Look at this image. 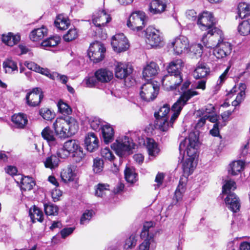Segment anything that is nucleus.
Listing matches in <instances>:
<instances>
[{"mask_svg": "<svg viewBox=\"0 0 250 250\" xmlns=\"http://www.w3.org/2000/svg\"><path fill=\"white\" fill-rule=\"evenodd\" d=\"M199 145L198 133L190 132L188 137L186 138L181 142L179 145V150L181 153L182 151L186 150L188 157L183 162L182 168L185 176H188L191 174L195 167L194 162L197 157V150Z\"/></svg>", "mask_w": 250, "mask_h": 250, "instance_id": "f257e3e1", "label": "nucleus"}, {"mask_svg": "<svg viewBox=\"0 0 250 250\" xmlns=\"http://www.w3.org/2000/svg\"><path fill=\"white\" fill-rule=\"evenodd\" d=\"M214 36L212 40L208 39L203 42L208 48L214 47L213 54L218 59H222L229 55L232 51L230 43L224 40V35L221 30L215 29Z\"/></svg>", "mask_w": 250, "mask_h": 250, "instance_id": "f03ea898", "label": "nucleus"}, {"mask_svg": "<svg viewBox=\"0 0 250 250\" xmlns=\"http://www.w3.org/2000/svg\"><path fill=\"white\" fill-rule=\"evenodd\" d=\"M197 24L202 30L207 31L204 33L202 38V42H205L208 39L212 40L214 36L215 29H219L216 26V21L212 14L209 12L204 11L199 15Z\"/></svg>", "mask_w": 250, "mask_h": 250, "instance_id": "7ed1b4c3", "label": "nucleus"}, {"mask_svg": "<svg viewBox=\"0 0 250 250\" xmlns=\"http://www.w3.org/2000/svg\"><path fill=\"white\" fill-rule=\"evenodd\" d=\"M183 67V62L181 59H176L171 62L167 66V69L169 76L166 75L163 79V82L165 80H170L172 84L170 85V90L176 89L182 83L183 78L182 76V68Z\"/></svg>", "mask_w": 250, "mask_h": 250, "instance_id": "20e7f679", "label": "nucleus"}, {"mask_svg": "<svg viewBox=\"0 0 250 250\" xmlns=\"http://www.w3.org/2000/svg\"><path fill=\"white\" fill-rule=\"evenodd\" d=\"M111 20L110 15L107 14L104 10H99L96 11L93 15V23L97 29L96 34L102 39H105L107 35L105 30L103 28Z\"/></svg>", "mask_w": 250, "mask_h": 250, "instance_id": "39448f33", "label": "nucleus"}, {"mask_svg": "<svg viewBox=\"0 0 250 250\" xmlns=\"http://www.w3.org/2000/svg\"><path fill=\"white\" fill-rule=\"evenodd\" d=\"M136 145L133 142L132 137L129 138L128 136H125L121 139H117L111 145V147L120 156H123L132 153L133 149H135Z\"/></svg>", "mask_w": 250, "mask_h": 250, "instance_id": "423d86ee", "label": "nucleus"}, {"mask_svg": "<svg viewBox=\"0 0 250 250\" xmlns=\"http://www.w3.org/2000/svg\"><path fill=\"white\" fill-rule=\"evenodd\" d=\"M197 94V91L188 89V90L181 95L179 99L171 107V110L173 112V113L170 120L171 126H172L175 120L178 118L183 106L187 104V102L192 97Z\"/></svg>", "mask_w": 250, "mask_h": 250, "instance_id": "0eeeda50", "label": "nucleus"}, {"mask_svg": "<svg viewBox=\"0 0 250 250\" xmlns=\"http://www.w3.org/2000/svg\"><path fill=\"white\" fill-rule=\"evenodd\" d=\"M148 18L145 12L138 11L133 12L129 17L127 25L131 30L134 31L141 30L146 25Z\"/></svg>", "mask_w": 250, "mask_h": 250, "instance_id": "6e6552de", "label": "nucleus"}, {"mask_svg": "<svg viewBox=\"0 0 250 250\" xmlns=\"http://www.w3.org/2000/svg\"><path fill=\"white\" fill-rule=\"evenodd\" d=\"M169 111V106L166 104L161 107L158 112L154 113L156 118L155 126L162 131H166L169 128V123L168 122L167 115Z\"/></svg>", "mask_w": 250, "mask_h": 250, "instance_id": "1a4fd4ad", "label": "nucleus"}, {"mask_svg": "<svg viewBox=\"0 0 250 250\" xmlns=\"http://www.w3.org/2000/svg\"><path fill=\"white\" fill-rule=\"evenodd\" d=\"M159 91V86L158 84L148 82L141 86L140 96L143 101L149 102L156 98Z\"/></svg>", "mask_w": 250, "mask_h": 250, "instance_id": "9d476101", "label": "nucleus"}, {"mask_svg": "<svg viewBox=\"0 0 250 250\" xmlns=\"http://www.w3.org/2000/svg\"><path fill=\"white\" fill-rule=\"evenodd\" d=\"M153 225V223L152 222H147L144 224L140 234V237L144 240V242L139 246V250H149L150 244L154 240Z\"/></svg>", "mask_w": 250, "mask_h": 250, "instance_id": "9b49d317", "label": "nucleus"}, {"mask_svg": "<svg viewBox=\"0 0 250 250\" xmlns=\"http://www.w3.org/2000/svg\"><path fill=\"white\" fill-rule=\"evenodd\" d=\"M105 48L99 42H95L90 44L87 55L90 60L94 63H97L104 58Z\"/></svg>", "mask_w": 250, "mask_h": 250, "instance_id": "f8f14e48", "label": "nucleus"}, {"mask_svg": "<svg viewBox=\"0 0 250 250\" xmlns=\"http://www.w3.org/2000/svg\"><path fill=\"white\" fill-rule=\"evenodd\" d=\"M74 122L73 119H70L68 122L62 118H57L53 124L55 133L60 138H66L69 136V129L70 128L71 121Z\"/></svg>", "mask_w": 250, "mask_h": 250, "instance_id": "ddd939ff", "label": "nucleus"}, {"mask_svg": "<svg viewBox=\"0 0 250 250\" xmlns=\"http://www.w3.org/2000/svg\"><path fill=\"white\" fill-rule=\"evenodd\" d=\"M111 44L113 50L119 53L126 51L129 46L127 38L123 33L116 34L113 36Z\"/></svg>", "mask_w": 250, "mask_h": 250, "instance_id": "4468645a", "label": "nucleus"}, {"mask_svg": "<svg viewBox=\"0 0 250 250\" xmlns=\"http://www.w3.org/2000/svg\"><path fill=\"white\" fill-rule=\"evenodd\" d=\"M133 69L131 66L122 62H118L115 69V74L116 78L120 79H125V85L128 86L132 85L133 82L130 81L131 84L127 83L126 79L132 73Z\"/></svg>", "mask_w": 250, "mask_h": 250, "instance_id": "2eb2a0df", "label": "nucleus"}, {"mask_svg": "<svg viewBox=\"0 0 250 250\" xmlns=\"http://www.w3.org/2000/svg\"><path fill=\"white\" fill-rule=\"evenodd\" d=\"M78 141L69 140L64 143L63 147L57 151V155L61 158L65 159L80 147Z\"/></svg>", "mask_w": 250, "mask_h": 250, "instance_id": "dca6fc26", "label": "nucleus"}, {"mask_svg": "<svg viewBox=\"0 0 250 250\" xmlns=\"http://www.w3.org/2000/svg\"><path fill=\"white\" fill-rule=\"evenodd\" d=\"M43 96V94L40 88H34L31 91L27 93L25 97L26 104L30 106H38L41 102Z\"/></svg>", "mask_w": 250, "mask_h": 250, "instance_id": "f3484780", "label": "nucleus"}, {"mask_svg": "<svg viewBox=\"0 0 250 250\" xmlns=\"http://www.w3.org/2000/svg\"><path fill=\"white\" fill-rule=\"evenodd\" d=\"M146 37L148 43L152 46L159 45L162 42V38L160 31L153 27L149 26L146 30Z\"/></svg>", "mask_w": 250, "mask_h": 250, "instance_id": "a211bd4d", "label": "nucleus"}, {"mask_svg": "<svg viewBox=\"0 0 250 250\" xmlns=\"http://www.w3.org/2000/svg\"><path fill=\"white\" fill-rule=\"evenodd\" d=\"M188 45V39L184 36H180L176 38L171 42V46L173 48L174 52L177 55L181 54L183 51L187 49Z\"/></svg>", "mask_w": 250, "mask_h": 250, "instance_id": "6ab92c4d", "label": "nucleus"}, {"mask_svg": "<svg viewBox=\"0 0 250 250\" xmlns=\"http://www.w3.org/2000/svg\"><path fill=\"white\" fill-rule=\"evenodd\" d=\"M225 201L228 208L232 211L236 212L239 210L240 200L234 193H229L225 198Z\"/></svg>", "mask_w": 250, "mask_h": 250, "instance_id": "aec40b11", "label": "nucleus"}, {"mask_svg": "<svg viewBox=\"0 0 250 250\" xmlns=\"http://www.w3.org/2000/svg\"><path fill=\"white\" fill-rule=\"evenodd\" d=\"M84 144L87 151L94 152L98 148L99 140L94 133H88L85 137Z\"/></svg>", "mask_w": 250, "mask_h": 250, "instance_id": "412c9836", "label": "nucleus"}, {"mask_svg": "<svg viewBox=\"0 0 250 250\" xmlns=\"http://www.w3.org/2000/svg\"><path fill=\"white\" fill-rule=\"evenodd\" d=\"M166 0H153L149 6V11L152 14H161L166 8Z\"/></svg>", "mask_w": 250, "mask_h": 250, "instance_id": "4be33fe9", "label": "nucleus"}, {"mask_svg": "<svg viewBox=\"0 0 250 250\" xmlns=\"http://www.w3.org/2000/svg\"><path fill=\"white\" fill-rule=\"evenodd\" d=\"M47 29L44 26L33 30L29 34L30 40L34 42L41 41L47 34Z\"/></svg>", "mask_w": 250, "mask_h": 250, "instance_id": "5701e85b", "label": "nucleus"}, {"mask_svg": "<svg viewBox=\"0 0 250 250\" xmlns=\"http://www.w3.org/2000/svg\"><path fill=\"white\" fill-rule=\"evenodd\" d=\"M210 72V69L204 62H199L195 69L193 75L195 79H200L205 78Z\"/></svg>", "mask_w": 250, "mask_h": 250, "instance_id": "b1692460", "label": "nucleus"}, {"mask_svg": "<svg viewBox=\"0 0 250 250\" xmlns=\"http://www.w3.org/2000/svg\"><path fill=\"white\" fill-rule=\"evenodd\" d=\"M102 133L104 143L108 144L114 140V131L111 125L106 123L102 128Z\"/></svg>", "mask_w": 250, "mask_h": 250, "instance_id": "393cba45", "label": "nucleus"}, {"mask_svg": "<svg viewBox=\"0 0 250 250\" xmlns=\"http://www.w3.org/2000/svg\"><path fill=\"white\" fill-rule=\"evenodd\" d=\"M42 135L43 138L47 141L50 146H56L58 145V140L55 137L53 131L49 127L47 126L42 130Z\"/></svg>", "mask_w": 250, "mask_h": 250, "instance_id": "a878e982", "label": "nucleus"}, {"mask_svg": "<svg viewBox=\"0 0 250 250\" xmlns=\"http://www.w3.org/2000/svg\"><path fill=\"white\" fill-rule=\"evenodd\" d=\"M12 121L16 128L21 129L24 128L27 124L28 120L25 114L19 113L12 116Z\"/></svg>", "mask_w": 250, "mask_h": 250, "instance_id": "bb28decb", "label": "nucleus"}, {"mask_svg": "<svg viewBox=\"0 0 250 250\" xmlns=\"http://www.w3.org/2000/svg\"><path fill=\"white\" fill-rule=\"evenodd\" d=\"M95 76L97 81L102 83H106L112 79L113 73L106 69H101L95 72Z\"/></svg>", "mask_w": 250, "mask_h": 250, "instance_id": "cd10ccee", "label": "nucleus"}, {"mask_svg": "<svg viewBox=\"0 0 250 250\" xmlns=\"http://www.w3.org/2000/svg\"><path fill=\"white\" fill-rule=\"evenodd\" d=\"M1 40L2 42L7 45L13 46L20 42L21 36L19 34L14 35L13 33L9 32L6 35H2Z\"/></svg>", "mask_w": 250, "mask_h": 250, "instance_id": "c85d7f7f", "label": "nucleus"}, {"mask_svg": "<svg viewBox=\"0 0 250 250\" xmlns=\"http://www.w3.org/2000/svg\"><path fill=\"white\" fill-rule=\"evenodd\" d=\"M158 66L154 62H151L144 68L143 71V76L145 79L148 80V78L156 75L158 73Z\"/></svg>", "mask_w": 250, "mask_h": 250, "instance_id": "c756f323", "label": "nucleus"}, {"mask_svg": "<svg viewBox=\"0 0 250 250\" xmlns=\"http://www.w3.org/2000/svg\"><path fill=\"white\" fill-rule=\"evenodd\" d=\"M29 216L32 223L36 222V220L40 222L43 221V214L42 211L35 206L31 208L29 211Z\"/></svg>", "mask_w": 250, "mask_h": 250, "instance_id": "7c9ffc66", "label": "nucleus"}, {"mask_svg": "<svg viewBox=\"0 0 250 250\" xmlns=\"http://www.w3.org/2000/svg\"><path fill=\"white\" fill-rule=\"evenodd\" d=\"M146 143L148 153L150 156H155L159 153L160 149L158 144L154 140L151 138H147Z\"/></svg>", "mask_w": 250, "mask_h": 250, "instance_id": "2f4dec72", "label": "nucleus"}, {"mask_svg": "<svg viewBox=\"0 0 250 250\" xmlns=\"http://www.w3.org/2000/svg\"><path fill=\"white\" fill-rule=\"evenodd\" d=\"M55 26L60 30H65L70 24L69 20L62 15H59L54 21Z\"/></svg>", "mask_w": 250, "mask_h": 250, "instance_id": "473e14b6", "label": "nucleus"}, {"mask_svg": "<svg viewBox=\"0 0 250 250\" xmlns=\"http://www.w3.org/2000/svg\"><path fill=\"white\" fill-rule=\"evenodd\" d=\"M60 40L59 36L51 37L43 41L41 43V46L45 49H49L50 47L57 45L60 43Z\"/></svg>", "mask_w": 250, "mask_h": 250, "instance_id": "72a5a7b5", "label": "nucleus"}, {"mask_svg": "<svg viewBox=\"0 0 250 250\" xmlns=\"http://www.w3.org/2000/svg\"><path fill=\"white\" fill-rule=\"evenodd\" d=\"M237 14L236 16L237 19L239 17L241 19H243L250 15V5L245 3L241 2L239 3L237 7Z\"/></svg>", "mask_w": 250, "mask_h": 250, "instance_id": "f704fd0d", "label": "nucleus"}, {"mask_svg": "<svg viewBox=\"0 0 250 250\" xmlns=\"http://www.w3.org/2000/svg\"><path fill=\"white\" fill-rule=\"evenodd\" d=\"M21 184V190L23 191L30 190L35 186V182L33 178L29 176L22 177Z\"/></svg>", "mask_w": 250, "mask_h": 250, "instance_id": "c9c22d12", "label": "nucleus"}, {"mask_svg": "<svg viewBox=\"0 0 250 250\" xmlns=\"http://www.w3.org/2000/svg\"><path fill=\"white\" fill-rule=\"evenodd\" d=\"M58 156L51 155L47 157L44 161V164L46 168L54 169L57 167L59 164L60 160Z\"/></svg>", "mask_w": 250, "mask_h": 250, "instance_id": "e433bc0d", "label": "nucleus"}, {"mask_svg": "<svg viewBox=\"0 0 250 250\" xmlns=\"http://www.w3.org/2000/svg\"><path fill=\"white\" fill-rule=\"evenodd\" d=\"M110 186L107 184L99 183L95 186V194L96 196L104 197L107 192H109Z\"/></svg>", "mask_w": 250, "mask_h": 250, "instance_id": "4c0bfd02", "label": "nucleus"}, {"mask_svg": "<svg viewBox=\"0 0 250 250\" xmlns=\"http://www.w3.org/2000/svg\"><path fill=\"white\" fill-rule=\"evenodd\" d=\"M3 67L6 73L11 74L18 71L17 63L12 60L8 59L3 63Z\"/></svg>", "mask_w": 250, "mask_h": 250, "instance_id": "58836bf2", "label": "nucleus"}, {"mask_svg": "<svg viewBox=\"0 0 250 250\" xmlns=\"http://www.w3.org/2000/svg\"><path fill=\"white\" fill-rule=\"evenodd\" d=\"M238 31L242 36H247L250 33V19L243 21L238 26Z\"/></svg>", "mask_w": 250, "mask_h": 250, "instance_id": "ea45409f", "label": "nucleus"}, {"mask_svg": "<svg viewBox=\"0 0 250 250\" xmlns=\"http://www.w3.org/2000/svg\"><path fill=\"white\" fill-rule=\"evenodd\" d=\"M89 123L91 128L96 131H100L104 125V122L97 117H91L89 120Z\"/></svg>", "mask_w": 250, "mask_h": 250, "instance_id": "a19ab883", "label": "nucleus"}, {"mask_svg": "<svg viewBox=\"0 0 250 250\" xmlns=\"http://www.w3.org/2000/svg\"><path fill=\"white\" fill-rule=\"evenodd\" d=\"M75 177V174L72 172V170L70 168L64 170L61 174V179L65 183L73 181Z\"/></svg>", "mask_w": 250, "mask_h": 250, "instance_id": "79ce46f5", "label": "nucleus"}, {"mask_svg": "<svg viewBox=\"0 0 250 250\" xmlns=\"http://www.w3.org/2000/svg\"><path fill=\"white\" fill-rule=\"evenodd\" d=\"M236 188V183L232 180H225V184L222 187V192L223 194L229 195V193H233V191Z\"/></svg>", "mask_w": 250, "mask_h": 250, "instance_id": "37998d69", "label": "nucleus"}, {"mask_svg": "<svg viewBox=\"0 0 250 250\" xmlns=\"http://www.w3.org/2000/svg\"><path fill=\"white\" fill-rule=\"evenodd\" d=\"M43 207L44 210L46 215L55 216L58 215L59 208L56 205L51 203H44Z\"/></svg>", "mask_w": 250, "mask_h": 250, "instance_id": "c03bdc74", "label": "nucleus"}, {"mask_svg": "<svg viewBox=\"0 0 250 250\" xmlns=\"http://www.w3.org/2000/svg\"><path fill=\"white\" fill-rule=\"evenodd\" d=\"M57 106L59 112L64 115H68L72 113L71 107L61 100L58 102Z\"/></svg>", "mask_w": 250, "mask_h": 250, "instance_id": "a18cd8bd", "label": "nucleus"}, {"mask_svg": "<svg viewBox=\"0 0 250 250\" xmlns=\"http://www.w3.org/2000/svg\"><path fill=\"white\" fill-rule=\"evenodd\" d=\"M125 177L126 181L130 183H134L137 180V174L134 169L126 167L125 170Z\"/></svg>", "mask_w": 250, "mask_h": 250, "instance_id": "49530a36", "label": "nucleus"}, {"mask_svg": "<svg viewBox=\"0 0 250 250\" xmlns=\"http://www.w3.org/2000/svg\"><path fill=\"white\" fill-rule=\"evenodd\" d=\"M40 115L45 120L51 121L55 117V113L49 108H42L39 110Z\"/></svg>", "mask_w": 250, "mask_h": 250, "instance_id": "de8ad7c7", "label": "nucleus"}, {"mask_svg": "<svg viewBox=\"0 0 250 250\" xmlns=\"http://www.w3.org/2000/svg\"><path fill=\"white\" fill-rule=\"evenodd\" d=\"M78 37V32L75 27L71 28L63 36V40L67 42H69Z\"/></svg>", "mask_w": 250, "mask_h": 250, "instance_id": "09e8293b", "label": "nucleus"}, {"mask_svg": "<svg viewBox=\"0 0 250 250\" xmlns=\"http://www.w3.org/2000/svg\"><path fill=\"white\" fill-rule=\"evenodd\" d=\"M244 163L242 161H238L233 162L231 165V174L233 175H236L243 169Z\"/></svg>", "mask_w": 250, "mask_h": 250, "instance_id": "8fccbe9b", "label": "nucleus"}, {"mask_svg": "<svg viewBox=\"0 0 250 250\" xmlns=\"http://www.w3.org/2000/svg\"><path fill=\"white\" fill-rule=\"evenodd\" d=\"M104 160L99 158H96L93 160V170L95 173H100L104 168Z\"/></svg>", "mask_w": 250, "mask_h": 250, "instance_id": "3c124183", "label": "nucleus"}, {"mask_svg": "<svg viewBox=\"0 0 250 250\" xmlns=\"http://www.w3.org/2000/svg\"><path fill=\"white\" fill-rule=\"evenodd\" d=\"M184 192V188L183 186L179 184L175 191V194L173 197L174 201L171 205L168 206V208H170V207H172L174 204H176L180 200L182 199V194Z\"/></svg>", "mask_w": 250, "mask_h": 250, "instance_id": "603ef678", "label": "nucleus"}, {"mask_svg": "<svg viewBox=\"0 0 250 250\" xmlns=\"http://www.w3.org/2000/svg\"><path fill=\"white\" fill-rule=\"evenodd\" d=\"M94 214L95 212L92 209L86 210L81 216L80 219L81 224L85 225L88 223Z\"/></svg>", "mask_w": 250, "mask_h": 250, "instance_id": "864d4df0", "label": "nucleus"}, {"mask_svg": "<svg viewBox=\"0 0 250 250\" xmlns=\"http://www.w3.org/2000/svg\"><path fill=\"white\" fill-rule=\"evenodd\" d=\"M72 157L76 163H80L84 158L85 153H83V148L80 146L72 153Z\"/></svg>", "mask_w": 250, "mask_h": 250, "instance_id": "5fc2aeb1", "label": "nucleus"}, {"mask_svg": "<svg viewBox=\"0 0 250 250\" xmlns=\"http://www.w3.org/2000/svg\"><path fill=\"white\" fill-rule=\"evenodd\" d=\"M137 240L134 235H131L129 238L125 241L124 249L125 250H128L134 248L136 245Z\"/></svg>", "mask_w": 250, "mask_h": 250, "instance_id": "6e6d98bb", "label": "nucleus"}, {"mask_svg": "<svg viewBox=\"0 0 250 250\" xmlns=\"http://www.w3.org/2000/svg\"><path fill=\"white\" fill-rule=\"evenodd\" d=\"M101 155L105 160H108L110 161H112L115 158V157L109 148L107 147L102 149Z\"/></svg>", "mask_w": 250, "mask_h": 250, "instance_id": "4d7b16f0", "label": "nucleus"}, {"mask_svg": "<svg viewBox=\"0 0 250 250\" xmlns=\"http://www.w3.org/2000/svg\"><path fill=\"white\" fill-rule=\"evenodd\" d=\"M51 77L52 80H59L63 84H66L68 81V77L66 75H61L56 72H52Z\"/></svg>", "mask_w": 250, "mask_h": 250, "instance_id": "13d9d810", "label": "nucleus"}, {"mask_svg": "<svg viewBox=\"0 0 250 250\" xmlns=\"http://www.w3.org/2000/svg\"><path fill=\"white\" fill-rule=\"evenodd\" d=\"M233 111L228 110L224 112L221 115L222 119V122L220 124V127H222L226 125V122L229 120L230 115Z\"/></svg>", "mask_w": 250, "mask_h": 250, "instance_id": "bf43d9fd", "label": "nucleus"}, {"mask_svg": "<svg viewBox=\"0 0 250 250\" xmlns=\"http://www.w3.org/2000/svg\"><path fill=\"white\" fill-rule=\"evenodd\" d=\"M97 80L95 76H92L85 78L83 81V83L86 87H92L96 85Z\"/></svg>", "mask_w": 250, "mask_h": 250, "instance_id": "052dcab7", "label": "nucleus"}, {"mask_svg": "<svg viewBox=\"0 0 250 250\" xmlns=\"http://www.w3.org/2000/svg\"><path fill=\"white\" fill-rule=\"evenodd\" d=\"M25 65L30 70L34 71L36 72H38L40 69V66L33 62H25Z\"/></svg>", "mask_w": 250, "mask_h": 250, "instance_id": "680f3d73", "label": "nucleus"}, {"mask_svg": "<svg viewBox=\"0 0 250 250\" xmlns=\"http://www.w3.org/2000/svg\"><path fill=\"white\" fill-rule=\"evenodd\" d=\"M219 127L220 125L219 123L214 124L213 128L209 131L210 134L213 136H218L220 138H222V136L219 134Z\"/></svg>", "mask_w": 250, "mask_h": 250, "instance_id": "e2e57ef3", "label": "nucleus"}, {"mask_svg": "<svg viewBox=\"0 0 250 250\" xmlns=\"http://www.w3.org/2000/svg\"><path fill=\"white\" fill-rule=\"evenodd\" d=\"M75 229V228L70 227L63 229L60 232L62 238H66L67 236L71 234Z\"/></svg>", "mask_w": 250, "mask_h": 250, "instance_id": "0e129e2a", "label": "nucleus"}, {"mask_svg": "<svg viewBox=\"0 0 250 250\" xmlns=\"http://www.w3.org/2000/svg\"><path fill=\"white\" fill-rule=\"evenodd\" d=\"M229 69L230 67L228 66L225 71L220 75L217 84H222L224 82L227 78V76Z\"/></svg>", "mask_w": 250, "mask_h": 250, "instance_id": "69168bd1", "label": "nucleus"}, {"mask_svg": "<svg viewBox=\"0 0 250 250\" xmlns=\"http://www.w3.org/2000/svg\"><path fill=\"white\" fill-rule=\"evenodd\" d=\"M207 115H205L203 116L202 117L200 118L197 121V123L196 124L195 127L197 129H199L203 127L206 122V120L208 119Z\"/></svg>", "mask_w": 250, "mask_h": 250, "instance_id": "338daca9", "label": "nucleus"}, {"mask_svg": "<svg viewBox=\"0 0 250 250\" xmlns=\"http://www.w3.org/2000/svg\"><path fill=\"white\" fill-rule=\"evenodd\" d=\"M186 16L190 20L195 21L197 17V13L194 10H188L186 12Z\"/></svg>", "mask_w": 250, "mask_h": 250, "instance_id": "774afa93", "label": "nucleus"}]
</instances>
